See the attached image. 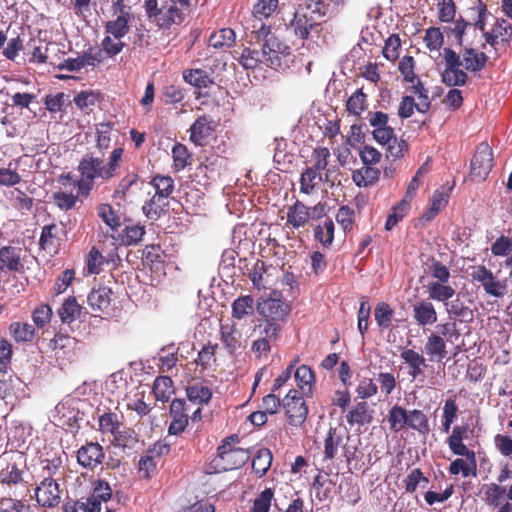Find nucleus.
Returning a JSON list of instances; mask_svg holds the SVG:
<instances>
[{
	"instance_id": "8fccbe9b",
	"label": "nucleus",
	"mask_w": 512,
	"mask_h": 512,
	"mask_svg": "<svg viewBox=\"0 0 512 512\" xmlns=\"http://www.w3.org/2000/svg\"><path fill=\"white\" fill-rule=\"evenodd\" d=\"M9 331L17 342H28L34 338V328L31 324L14 322L10 325Z\"/></svg>"
},
{
	"instance_id": "20e7f679",
	"label": "nucleus",
	"mask_w": 512,
	"mask_h": 512,
	"mask_svg": "<svg viewBox=\"0 0 512 512\" xmlns=\"http://www.w3.org/2000/svg\"><path fill=\"white\" fill-rule=\"evenodd\" d=\"M470 277L472 282L481 284L489 296L502 298L508 293L507 279L498 280L493 272L484 265L473 266Z\"/></svg>"
},
{
	"instance_id": "de8ad7c7",
	"label": "nucleus",
	"mask_w": 512,
	"mask_h": 512,
	"mask_svg": "<svg viewBox=\"0 0 512 512\" xmlns=\"http://www.w3.org/2000/svg\"><path fill=\"white\" fill-rule=\"evenodd\" d=\"M299 7L306 11L309 17L314 16L316 22L329 13V4H325L323 0H304Z\"/></svg>"
},
{
	"instance_id": "473e14b6",
	"label": "nucleus",
	"mask_w": 512,
	"mask_h": 512,
	"mask_svg": "<svg viewBox=\"0 0 512 512\" xmlns=\"http://www.w3.org/2000/svg\"><path fill=\"white\" fill-rule=\"evenodd\" d=\"M294 376L302 394L311 396L314 383V373L312 369L306 365H301L295 370Z\"/></svg>"
},
{
	"instance_id": "49530a36",
	"label": "nucleus",
	"mask_w": 512,
	"mask_h": 512,
	"mask_svg": "<svg viewBox=\"0 0 512 512\" xmlns=\"http://www.w3.org/2000/svg\"><path fill=\"white\" fill-rule=\"evenodd\" d=\"M406 426L423 435L429 432L428 418L421 410L414 409L409 411Z\"/></svg>"
},
{
	"instance_id": "f03ea898",
	"label": "nucleus",
	"mask_w": 512,
	"mask_h": 512,
	"mask_svg": "<svg viewBox=\"0 0 512 512\" xmlns=\"http://www.w3.org/2000/svg\"><path fill=\"white\" fill-rule=\"evenodd\" d=\"M78 171L80 178L76 181V186L80 195L87 196L92 190L96 179H111L104 167L103 160L91 155H85L81 159L78 165Z\"/></svg>"
},
{
	"instance_id": "4be33fe9",
	"label": "nucleus",
	"mask_w": 512,
	"mask_h": 512,
	"mask_svg": "<svg viewBox=\"0 0 512 512\" xmlns=\"http://www.w3.org/2000/svg\"><path fill=\"white\" fill-rule=\"evenodd\" d=\"M99 427L102 433H110L114 436L118 445L126 447L127 441L122 440V432L120 430L121 423L116 413L106 412L99 416Z\"/></svg>"
},
{
	"instance_id": "cd10ccee",
	"label": "nucleus",
	"mask_w": 512,
	"mask_h": 512,
	"mask_svg": "<svg viewBox=\"0 0 512 512\" xmlns=\"http://www.w3.org/2000/svg\"><path fill=\"white\" fill-rule=\"evenodd\" d=\"M380 177V170L376 167L363 165V167L353 171L352 180L358 187H368L374 185Z\"/></svg>"
},
{
	"instance_id": "5fc2aeb1",
	"label": "nucleus",
	"mask_w": 512,
	"mask_h": 512,
	"mask_svg": "<svg viewBox=\"0 0 512 512\" xmlns=\"http://www.w3.org/2000/svg\"><path fill=\"white\" fill-rule=\"evenodd\" d=\"M424 43L430 51H439L444 43V35L440 28L429 27L426 29Z\"/></svg>"
},
{
	"instance_id": "c756f323",
	"label": "nucleus",
	"mask_w": 512,
	"mask_h": 512,
	"mask_svg": "<svg viewBox=\"0 0 512 512\" xmlns=\"http://www.w3.org/2000/svg\"><path fill=\"white\" fill-rule=\"evenodd\" d=\"M464 432V428L459 426L454 427L451 435L448 438V445L450 450L455 455L472 458L475 453L474 451L468 449L467 446L463 443Z\"/></svg>"
},
{
	"instance_id": "2eb2a0df",
	"label": "nucleus",
	"mask_w": 512,
	"mask_h": 512,
	"mask_svg": "<svg viewBox=\"0 0 512 512\" xmlns=\"http://www.w3.org/2000/svg\"><path fill=\"white\" fill-rule=\"evenodd\" d=\"M242 333L233 322H225L220 326V340L224 349L233 354L241 348Z\"/></svg>"
},
{
	"instance_id": "e433bc0d",
	"label": "nucleus",
	"mask_w": 512,
	"mask_h": 512,
	"mask_svg": "<svg viewBox=\"0 0 512 512\" xmlns=\"http://www.w3.org/2000/svg\"><path fill=\"white\" fill-rule=\"evenodd\" d=\"M261 54V48L247 47L242 50L238 61L245 69H255L264 65Z\"/></svg>"
},
{
	"instance_id": "09e8293b",
	"label": "nucleus",
	"mask_w": 512,
	"mask_h": 512,
	"mask_svg": "<svg viewBox=\"0 0 512 512\" xmlns=\"http://www.w3.org/2000/svg\"><path fill=\"white\" fill-rule=\"evenodd\" d=\"M255 332H258L259 338L267 340L270 343H274L279 338L280 324L271 322V320H264L257 325Z\"/></svg>"
},
{
	"instance_id": "5701e85b",
	"label": "nucleus",
	"mask_w": 512,
	"mask_h": 512,
	"mask_svg": "<svg viewBox=\"0 0 512 512\" xmlns=\"http://www.w3.org/2000/svg\"><path fill=\"white\" fill-rule=\"evenodd\" d=\"M112 490L108 483L104 481H98L93 489L92 494L86 499V507L89 508V512H100L102 503H106L110 500Z\"/></svg>"
},
{
	"instance_id": "1a4fd4ad",
	"label": "nucleus",
	"mask_w": 512,
	"mask_h": 512,
	"mask_svg": "<svg viewBox=\"0 0 512 512\" xmlns=\"http://www.w3.org/2000/svg\"><path fill=\"white\" fill-rule=\"evenodd\" d=\"M257 310L265 321L279 323L284 321L289 313V306L285 301L274 293V297L261 299L257 304Z\"/></svg>"
},
{
	"instance_id": "6e6d98bb",
	"label": "nucleus",
	"mask_w": 512,
	"mask_h": 512,
	"mask_svg": "<svg viewBox=\"0 0 512 512\" xmlns=\"http://www.w3.org/2000/svg\"><path fill=\"white\" fill-rule=\"evenodd\" d=\"M446 312L453 317H472V311L459 298L448 300L445 304Z\"/></svg>"
},
{
	"instance_id": "c9c22d12",
	"label": "nucleus",
	"mask_w": 512,
	"mask_h": 512,
	"mask_svg": "<svg viewBox=\"0 0 512 512\" xmlns=\"http://www.w3.org/2000/svg\"><path fill=\"white\" fill-rule=\"evenodd\" d=\"M183 78L188 84L197 88H208L214 81L209 74L202 69H189L183 72Z\"/></svg>"
},
{
	"instance_id": "6e6552de",
	"label": "nucleus",
	"mask_w": 512,
	"mask_h": 512,
	"mask_svg": "<svg viewBox=\"0 0 512 512\" xmlns=\"http://www.w3.org/2000/svg\"><path fill=\"white\" fill-rule=\"evenodd\" d=\"M493 167V151L487 143H481L471 161V177L475 181L486 179Z\"/></svg>"
},
{
	"instance_id": "dca6fc26",
	"label": "nucleus",
	"mask_w": 512,
	"mask_h": 512,
	"mask_svg": "<svg viewBox=\"0 0 512 512\" xmlns=\"http://www.w3.org/2000/svg\"><path fill=\"white\" fill-rule=\"evenodd\" d=\"M186 403L181 399H174L170 405V416L172 421L169 425V433L177 435L184 431L188 424V415L185 413Z\"/></svg>"
},
{
	"instance_id": "4d7b16f0",
	"label": "nucleus",
	"mask_w": 512,
	"mask_h": 512,
	"mask_svg": "<svg viewBox=\"0 0 512 512\" xmlns=\"http://www.w3.org/2000/svg\"><path fill=\"white\" fill-rule=\"evenodd\" d=\"M330 151L326 147H317L312 152V162L313 165L310 167L311 169L322 172L327 169L328 159L330 157Z\"/></svg>"
},
{
	"instance_id": "774afa93",
	"label": "nucleus",
	"mask_w": 512,
	"mask_h": 512,
	"mask_svg": "<svg viewBox=\"0 0 512 512\" xmlns=\"http://www.w3.org/2000/svg\"><path fill=\"white\" fill-rule=\"evenodd\" d=\"M111 36L108 34L101 42L102 52L108 57L119 54L125 46L121 39L111 38Z\"/></svg>"
},
{
	"instance_id": "37998d69",
	"label": "nucleus",
	"mask_w": 512,
	"mask_h": 512,
	"mask_svg": "<svg viewBox=\"0 0 512 512\" xmlns=\"http://www.w3.org/2000/svg\"><path fill=\"white\" fill-rule=\"evenodd\" d=\"M322 181V173L307 167L301 174L300 191L305 194H310L317 184Z\"/></svg>"
},
{
	"instance_id": "f704fd0d",
	"label": "nucleus",
	"mask_w": 512,
	"mask_h": 512,
	"mask_svg": "<svg viewBox=\"0 0 512 512\" xmlns=\"http://www.w3.org/2000/svg\"><path fill=\"white\" fill-rule=\"evenodd\" d=\"M449 472L452 475L462 474L463 477H469L470 475H476V458L475 454L472 458L465 457V459L457 458L451 462L449 466Z\"/></svg>"
},
{
	"instance_id": "393cba45",
	"label": "nucleus",
	"mask_w": 512,
	"mask_h": 512,
	"mask_svg": "<svg viewBox=\"0 0 512 512\" xmlns=\"http://www.w3.org/2000/svg\"><path fill=\"white\" fill-rule=\"evenodd\" d=\"M424 352L431 361H442L447 355L444 338L439 334L431 333L427 337Z\"/></svg>"
},
{
	"instance_id": "7ed1b4c3",
	"label": "nucleus",
	"mask_w": 512,
	"mask_h": 512,
	"mask_svg": "<svg viewBox=\"0 0 512 512\" xmlns=\"http://www.w3.org/2000/svg\"><path fill=\"white\" fill-rule=\"evenodd\" d=\"M150 184L155 190L154 196L146 202L143 207V213L150 219H157L165 206V200L174 190V180L170 176H155Z\"/></svg>"
},
{
	"instance_id": "ddd939ff",
	"label": "nucleus",
	"mask_w": 512,
	"mask_h": 512,
	"mask_svg": "<svg viewBox=\"0 0 512 512\" xmlns=\"http://www.w3.org/2000/svg\"><path fill=\"white\" fill-rule=\"evenodd\" d=\"M103 447L99 443L88 442L77 451V462L83 468L93 470L104 459Z\"/></svg>"
},
{
	"instance_id": "6ab92c4d",
	"label": "nucleus",
	"mask_w": 512,
	"mask_h": 512,
	"mask_svg": "<svg viewBox=\"0 0 512 512\" xmlns=\"http://www.w3.org/2000/svg\"><path fill=\"white\" fill-rule=\"evenodd\" d=\"M460 64L466 71L479 72L481 71L488 60L485 53L479 52L473 48L466 47L460 54Z\"/></svg>"
},
{
	"instance_id": "052dcab7",
	"label": "nucleus",
	"mask_w": 512,
	"mask_h": 512,
	"mask_svg": "<svg viewBox=\"0 0 512 512\" xmlns=\"http://www.w3.org/2000/svg\"><path fill=\"white\" fill-rule=\"evenodd\" d=\"M112 126L109 123H99L96 126L97 148L106 150L110 146Z\"/></svg>"
},
{
	"instance_id": "338daca9",
	"label": "nucleus",
	"mask_w": 512,
	"mask_h": 512,
	"mask_svg": "<svg viewBox=\"0 0 512 512\" xmlns=\"http://www.w3.org/2000/svg\"><path fill=\"white\" fill-rule=\"evenodd\" d=\"M278 0H258L253 13L258 18H268L277 8Z\"/></svg>"
},
{
	"instance_id": "864d4df0",
	"label": "nucleus",
	"mask_w": 512,
	"mask_h": 512,
	"mask_svg": "<svg viewBox=\"0 0 512 512\" xmlns=\"http://www.w3.org/2000/svg\"><path fill=\"white\" fill-rule=\"evenodd\" d=\"M393 314V309L385 302L378 303L374 310L375 320L382 329H386L390 326Z\"/></svg>"
},
{
	"instance_id": "603ef678",
	"label": "nucleus",
	"mask_w": 512,
	"mask_h": 512,
	"mask_svg": "<svg viewBox=\"0 0 512 512\" xmlns=\"http://www.w3.org/2000/svg\"><path fill=\"white\" fill-rule=\"evenodd\" d=\"M334 223L326 219L323 224L315 228V238L323 245L330 246L334 239Z\"/></svg>"
},
{
	"instance_id": "a18cd8bd",
	"label": "nucleus",
	"mask_w": 512,
	"mask_h": 512,
	"mask_svg": "<svg viewBox=\"0 0 512 512\" xmlns=\"http://www.w3.org/2000/svg\"><path fill=\"white\" fill-rule=\"evenodd\" d=\"M408 413L403 407L394 405L388 413L390 429L399 432L407 425Z\"/></svg>"
},
{
	"instance_id": "aec40b11",
	"label": "nucleus",
	"mask_w": 512,
	"mask_h": 512,
	"mask_svg": "<svg viewBox=\"0 0 512 512\" xmlns=\"http://www.w3.org/2000/svg\"><path fill=\"white\" fill-rule=\"evenodd\" d=\"M184 9L177 4L169 3V5L161 8L155 21L159 27L165 29L170 28L174 24L179 25L184 19Z\"/></svg>"
},
{
	"instance_id": "423d86ee",
	"label": "nucleus",
	"mask_w": 512,
	"mask_h": 512,
	"mask_svg": "<svg viewBox=\"0 0 512 512\" xmlns=\"http://www.w3.org/2000/svg\"><path fill=\"white\" fill-rule=\"evenodd\" d=\"M445 67L441 73L442 82L449 87L464 86L468 74L461 69L460 56L451 48L443 49Z\"/></svg>"
},
{
	"instance_id": "58836bf2",
	"label": "nucleus",
	"mask_w": 512,
	"mask_h": 512,
	"mask_svg": "<svg viewBox=\"0 0 512 512\" xmlns=\"http://www.w3.org/2000/svg\"><path fill=\"white\" fill-rule=\"evenodd\" d=\"M272 463V453L267 448L257 451L252 460V469L258 477H262L269 470Z\"/></svg>"
},
{
	"instance_id": "f257e3e1",
	"label": "nucleus",
	"mask_w": 512,
	"mask_h": 512,
	"mask_svg": "<svg viewBox=\"0 0 512 512\" xmlns=\"http://www.w3.org/2000/svg\"><path fill=\"white\" fill-rule=\"evenodd\" d=\"M256 37L264 65L274 69L280 67L282 57L289 54V47L264 25L257 31Z\"/></svg>"
},
{
	"instance_id": "bf43d9fd",
	"label": "nucleus",
	"mask_w": 512,
	"mask_h": 512,
	"mask_svg": "<svg viewBox=\"0 0 512 512\" xmlns=\"http://www.w3.org/2000/svg\"><path fill=\"white\" fill-rule=\"evenodd\" d=\"M187 396L192 402L206 403L210 400L212 394L208 387L195 384L187 387Z\"/></svg>"
},
{
	"instance_id": "0eeeda50",
	"label": "nucleus",
	"mask_w": 512,
	"mask_h": 512,
	"mask_svg": "<svg viewBox=\"0 0 512 512\" xmlns=\"http://www.w3.org/2000/svg\"><path fill=\"white\" fill-rule=\"evenodd\" d=\"M283 406L291 425L299 427L305 422L308 408L298 390L291 389L287 393L283 400Z\"/></svg>"
},
{
	"instance_id": "7c9ffc66",
	"label": "nucleus",
	"mask_w": 512,
	"mask_h": 512,
	"mask_svg": "<svg viewBox=\"0 0 512 512\" xmlns=\"http://www.w3.org/2000/svg\"><path fill=\"white\" fill-rule=\"evenodd\" d=\"M310 219V208L300 201L291 206L287 212V221L294 228L303 227Z\"/></svg>"
},
{
	"instance_id": "f3484780",
	"label": "nucleus",
	"mask_w": 512,
	"mask_h": 512,
	"mask_svg": "<svg viewBox=\"0 0 512 512\" xmlns=\"http://www.w3.org/2000/svg\"><path fill=\"white\" fill-rule=\"evenodd\" d=\"M215 122L207 117L201 116L190 127V140L197 146H202L212 135Z\"/></svg>"
},
{
	"instance_id": "13d9d810",
	"label": "nucleus",
	"mask_w": 512,
	"mask_h": 512,
	"mask_svg": "<svg viewBox=\"0 0 512 512\" xmlns=\"http://www.w3.org/2000/svg\"><path fill=\"white\" fill-rule=\"evenodd\" d=\"M145 234V228L141 225H127L123 230L122 242L125 245L137 244Z\"/></svg>"
},
{
	"instance_id": "9d476101",
	"label": "nucleus",
	"mask_w": 512,
	"mask_h": 512,
	"mask_svg": "<svg viewBox=\"0 0 512 512\" xmlns=\"http://www.w3.org/2000/svg\"><path fill=\"white\" fill-rule=\"evenodd\" d=\"M345 432L341 428H330L324 439V459L332 460L338 453L339 449L343 450V456L349 462L353 457V453L344 445Z\"/></svg>"
},
{
	"instance_id": "680f3d73",
	"label": "nucleus",
	"mask_w": 512,
	"mask_h": 512,
	"mask_svg": "<svg viewBox=\"0 0 512 512\" xmlns=\"http://www.w3.org/2000/svg\"><path fill=\"white\" fill-rule=\"evenodd\" d=\"M274 493L266 488L255 498L251 512H269Z\"/></svg>"
},
{
	"instance_id": "0e129e2a",
	"label": "nucleus",
	"mask_w": 512,
	"mask_h": 512,
	"mask_svg": "<svg viewBox=\"0 0 512 512\" xmlns=\"http://www.w3.org/2000/svg\"><path fill=\"white\" fill-rule=\"evenodd\" d=\"M172 156L176 170H182L188 165L190 155L185 145L180 143L175 144L172 149Z\"/></svg>"
},
{
	"instance_id": "4468645a",
	"label": "nucleus",
	"mask_w": 512,
	"mask_h": 512,
	"mask_svg": "<svg viewBox=\"0 0 512 512\" xmlns=\"http://www.w3.org/2000/svg\"><path fill=\"white\" fill-rule=\"evenodd\" d=\"M314 25H316L315 17H309L308 13L300 7L292 14L291 19L287 23L288 29L292 30L295 35L302 39L308 37Z\"/></svg>"
},
{
	"instance_id": "72a5a7b5",
	"label": "nucleus",
	"mask_w": 512,
	"mask_h": 512,
	"mask_svg": "<svg viewBox=\"0 0 512 512\" xmlns=\"http://www.w3.org/2000/svg\"><path fill=\"white\" fill-rule=\"evenodd\" d=\"M449 194L443 188L434 191L429 209L424 212L423 218L431 221L448 203Z\"/></svg>"
},
{
	"instance_id": "a19ab883",
	"label": "nucleus",
	"mask_w": 512,
	"mask_h": 512,
	"mask_svg": "<svg viewBox=\"0 0 512 512\" xmlns=\"http://www.w3.org/2000/svg\"><path fill=\"white\" fill-rule=\"evenodd\" d=\"M153 392L157 400L167 402L174 393L171 378L167 376L156 378L153 385Z\"/></svg>"
},
{
	"instance_id": "e2e57ef3",
	"label": "nucleus",
	"mask_w": 512,
	"mask_h": 512,
	"mask_svg": "<svg viewBox=\"0 0 512 512\" xmlns=\"http://www.w3.org/2000/svg\"><path fill=\"white\" fill-rule=\"evenodd\" d=\"M359 157L363 165L373 166L381 161L382 154L375 147L364 145L359 150Z\"/></svg>"
},
{
	"instance_id": "a211bd4d",
	"label": "nucleus",
	"mask_w": 512,
	"mask_h": 512,
	"mask_svg": "<svg viewBox=\"0 0 512 512\" xmlns=\"http://www.w3.org/2000/svg\"><path fill=\"white\" fill-rule=\"evenodd\" d=\"M413 318L419 326H430L437 322V311L429 300H421L413 305Z\"/></svg>"
},
{
	"instance_id": "2f4dec72",
	"label": "nucleus",
	"mask_w": 512,
	"mask_h": 512,
	"mask_svg": "<svg viewBox=\"0 0 512 512\" xmlns=\"http://www.w3.org/2000/svg\"><path fill=\"white\" fill-rule=\"evenodd\" d=\"M82 307L75 297H68L59 307L57 313L62 323L70 324L81 315Z\"/></svg>"
},
{
	"instance_id": "79ce46f5",
	"label": "nucleus",
	"mask_w": 512,
	"mask_h": 512,
	"mask_svg": "<svg viewBox=\"0 0 512 512\" xmlns=\"http://www.w3.org/2000/svg\"><path fill=\"white\" fill-rule=\"evenodd\" d=\"M235 41V32L230 28H223L214 32L209 38V45L215 49L230 47Z\"/></svg>"
},
{
	"instance_id": "c85d7f7f",
	"label": "nucleus",
	"mask_w": 512,
	"mask_h": 512,
	"mask_svg": "<svg viewBox=\"0 0 512 512\" xmlns=\"http://www.w3.org/2000/svg\"><path fill=\"white\" fill-rule=\"evenodd\" d=\"M114 19L105 24V31L116 39H122L129 32V23L133 15H112Z\"/></svg>"
},
{
	"instance_id": "f8f14e48",
	"label": "nucleus",
	"mask_w": 512,
	"mask_h": 512,
	"mask_svg": "<svg viewBox=\"0 0 512 512\" xmlns=\"http://www.w3.org/2000/svg\"><path fill=\"white\" fill-rule=\"evenodd\" d=\"M372 136L378 144L388 146V151L393 158H398L403 155L406 143L403 140H397L394 129L389 125L383 128L373 129Z\"/></svg>"
},
{
	"instance_id": "b1692460",
	"label": "nucleus",
	"mask_w": 512,
	"mask_h": 512,
	"mask_svg": "<svg viewBox=\"0 0 512 512\" xmlns=\"http://www.w3.org/2000/svg\"><path fill=\"white\" fill-rule=\"evenodd\" d=\"M112 290L105 286L93 288L87 296V303L93 311H106L111 304Z\"/></svg>"
},
{
	"instance_id": "c03bdc74",
	"label": "nucleus",
	"mask_w": 512,
	"mask_h": 512,
	"mask_svg": "<svg viewBox=\"0 0 512 512\" xmlns=\"http://www.w3.org/2000/svg\"><path fill=\"white\" fill-rule=\"evenodd\" d=\"M138 185V175L135 173L127 174L118 184L114 192V198L127 200L133 192V188Z\"/></svg>"
},
{
	"instance_id": "ea45409f",
	"label": "nucleus",
	"mask_w": 512,
	"mask_h": 512,
	"mask_svg": "<svg viewBox=\"0 0 512 512\" xmlns=\"http://www.w3.org/2000/svg\"><path fill=\"white\" fill-rule=\"evenodd\" d=\"M372 420V416L368 410L366 402H359L355 404L347 415V421L349 424L364 425Z\"/></svg>"
},
{
	"instance_id": "69168bd1",
	"label": "nucleus",
	"mask_w": 512,
	"mask_h": 512,
	"mask_svg": "<svg viewBox=\"0 0 512 512\" xmlns=\"http://www.w3.org/2000/svg\"><path fill=\"white\" fill-rule=\"evenodd\" d=\"M53 202L61 210L73 208L77 202V197L69 192L56 191L52 196Z\"/></svg>"
},
{
	"instance_id": "a878e982",
	"label": "nucleus",
	"mask_w": 512,
	"mask_h": 512,
	"mask_svg": "<svg viewBox=\"0 0 512 512\" xmlns=\"http://www.w3.org/2000/svg\"><path fill=\"white\" fill-rule=\"evenodd\" d=\"M401 359L409 367L408 374L413 378H418L422 373V366H425L426 359L423 355L413 349H403L400 354Z\"/></svg>"
},
{
	"instance_id": "39448f33",
	"label": "nucleus",
	"mask_w": 512,
	"mask_h": 512,
	"mask_svg": "<svg viewBox=\"0 0 512 512\" xmlns=\"http://www.w3.org/2000/svg\"><path fill=\"white\" fill-rule=\"evenodd\" d=\"M249 458L250 455L247 450L232 447L229 441H225L219 446L218 455L213 463L219 471H230L242 467Z\"/></svg>"
},
{
	"instance_id": "412c9836",
	"label": "nucleus",
	"mask_w": 512,
	"mask_h": 512,
	"mask_svg": "<svg viewBox=\"0 0 512 512\" xmlns=\"http://www.w3.org/2000/svg\"><path fill=\"white\" fill-rule=\"evenodd\" d=\"M22 249L6 246L0 249V270L18 272L23 268L21 262Z\"/></svg>"
},
{
	"instance_id": "4c0bfd02",
	"label": "nucleus",
	"mask_w": 512,
	"mask_h": 512,
	"mask_svg": "<svg viewBox=\"0 0 512 512\" xmlns=\"http://www.w3.org/2000/svg\"><path fill=\"white\" fill-rule=\"evenodd\" d=\"M254 312V299L250 295L237 298L232 303V316L235 319H243Z\"/></svg>"
},
{
	"instance_id": "9b49d317",
	"label": "nucleus",
	"mask_w": 512,
	"mask_h": 512,
	"mask_svg": "<svg viewBox=\"0 0 512 512\" xmlns=\"http://www.w3.org/2000/svg\"><path fill=\"white\" fill-rule=\"evenodd\" d=\"M36 501L43 507H55L60 502L58 483L50 476L44 477L35 489Z\"/></svg>"
},
{
	"instance_id": "3c124183",
	"label": "nucleus",
	"mask_w": 512,
	"mask_h": 512,
	"mask_svg": "<svg viewBox=\"0 0 512 512\" xmlns=\"http://www.w3.org/2000/svg\"><path fill=\"white\" fill-rule=\"evenodd\" d=\"M412 91L415 95H417L419 102L417 103L416 109L420 113H425L429 110L431 103L429 99V91L423 85V83L417 78L414 83H412Z\"/></svg>"
},
{
	"instance_id": "bb28decb",
	"label": "nucleus",
	"mask_w": 512,
	"mask_h": 512,
	"mask_svg": "<svg viewBox=\"0 0 512 512\" xmlns=\"http://www.w3.org/2000/svg\"><path fill=\"white\" fill-rule=\"evenodd\" d=\"M426 288L429 300L442 302L443 304L452 299L456 293L448 282H428Z\"/></svg>"
}]
</instances>
